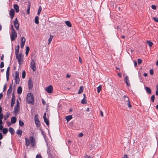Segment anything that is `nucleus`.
<instances>
[{
	"label": "nucleus",
	"mask_w": 158,
	"mask_h": 158,
	"mask_svg": "<svg viewBox=\"0 0 158 158\" xmlns=\"http://www.w3.org/2000/svg\"><path fill=\"white\" fill-rule=\"evenodd\" d=\"M26 102L33 105L34 103V100L33 95L31 93H28L27 96Z\"/></svg>",
	"instance_id": "1"
},
{
	"label": "nucleus",
	"mask_w": 158,
	"mask_h": 158,
	"mask_svg": "<svg viewBox=\"0 0 158 158\" xmlns=\"http://www.w3.org/2000/svg\"><path fill=\"white\" fill-rule=\"evenodd\" d=\"M16 55V58L18 60V62L19 64H22L23 63V55L22 53H20L19 55L17 54Z\"/></svg>",
	"instance_id": "2"
},
{
	"label": "nucleus",
	"mask_w": 158,
	"mask_h": 158,
	"mask_svg": "<svg viewBox=\"0 0 158 158\" xmlns=\"http://www.w3.org/2000/svg\"><path fill=\"white\" fill-rule=\"evenodd\" d=\"M17 36V33L15 31H11L10 35V39L11 41H14Z\"/></svg>",
	"instance_id": "3"
},
{
	"label": "nucleus",
	"mask_w": 158,
	"mask_h": 158,
	"mask_svg": "<svg viewBox=\"0 0 158 158\" xmlns=\"http://www.w3.org/2000/svg\"><path fill=\"white\" fill-rule=\"evenodd\" d=\"M29 139L31 146L32 147H34L35 145L36 141L33 137L31 136L29 137Z\"/></svg>",
	"instance_id": "4"
},
{
	"label": "nucleus",
	"mask_w": 158,
	"mask_h": 158,
	"mask_svg": "<svg viewBox=\"0 0 158 158\" xmlns=\"http://www.w3.org/2000/svg\"><path fill=\"white\" fill-rule=\"evenodd\" d=\"M31 67L33 71H35L36 67L34 59H32L31 62Z\"/></svg>",
	"instance_id": "5"
},
{
	"label": "nucleus",
	"mask_w": 158,
	"mask_h": 158,
	"mask_svg": "<svg viewBox=\"0 0 158 158\" xmlns=\"http://www.w3.org/2000/svg\"><path fill=\"white\" fill-rule=\"evenodd\" d=\"M15 27L17 30H18L19 28V24L17 18H16L14 22Z\"/></svg>",
	"instance_id": "6"
},
{
	"label": "nucleus",
	"mask_w": 158,
	"mask_h": 158,
	"mask_svg": "<svg viewBox=\"0 0 158 158\" xmlns=\"http://www.w3.org/2000/svg\"><path fill=\"white\" fill-rule=\"evenodd\" d=\"M15 101V96L14 95V92H13L12 94V98L11 100V106L12 107L14 104Z\"/></svg>",
	"instance_id": "7"
},
{
	"label": "nucleus",
	"mask_w": 158,
	"mask_h": 158,
	"mask_svg": "<svg viewBox=\"0 0 158 158\" xmlns=\"http://www.w3.org/2000/svg\"><path fill=\"white\" fill-rule=\"evenodd\" d=\"M46 90L48 93H52L53 91V87L52 85H50L47 87Z\"/></svg>",
	"instance_id": "8"
},
{
	"label": "nucleus",
	"mask_w": 158,
	"mask_h": 158,
	"mask_svg": "<svg viewBox=\"0 0 158 158\" xmlns=\"http://www.w3.org/2000/svg\"><path fill=\"white\" fill-rule=\"evenodd\" d=\"M10 69V66H8L7 69L6 71V80L7 81H8L9 79V72Z\"/></svg>",
	"instance_id": "9"
},
{
	"label": "nucleus",
	"mask_w": 158,
	"mask_h": 158,
	"mask_svg": "<svg viewBox=\"0 0 158 158\" xmlns=\"http://www.w3.org/2000/svg\"><path fill=\"white\" fill-rule=\"evenodd\" d=\"M124 99V101L126 102H127V106L129 108H131L132 107V106L131 105L130 102L129 101V98L128 97Z\"/></svg>",
	"instance_id": "10"
},
{
	"label": "nucleus",
	"mask_w": 158,
	"mask_h": 158,
	"mask_svg": "<svg viewBox=\"0 0 158 158\" xmlns=\"http://www.w3.org/2000/svg\"><path fill=\"white\" fill-rule=\"evenodd\" d=\"M46 113H45L44 114V115L43 116V118L44 119V122H45V123L46 124V125L48 126L49 124V121L46 118Z\"/></svg>",
	"instance_id": "11"
},
{
	"label": "nucleus",
	"mask_w": 158,
	"mask_h": 158,
	"mask_svg": "<svg viewBox=\"0 0 158 158\" xmlns=\"http://www.w3.org/2000/svg\"><path fill=\"white\" fill-rule=\"evenodd\" d=\"M124 81L126 83L127 85L128 86L130 85L129 81V78L127 76H126L124 79Z\"/></svg>",
	"instance_id": "12"
},
{
	"label": "nucleus",
	"mask_w": 158,
	"mask_h": 158,
	"mask_svg": "<svg viewBox=\"0 0 158 158\" xmlns=\"http://www.w3.org/2000/svg\"><path fill=\"white\" fill-rule=\"evenodd\" d=\"M19 110V107L15 106L14 113L15 115H16Z\"/></svg>",
	"instance_id": "13"
},
{
	"label": "nucleus",
	"mask_w": 158,
	"mask_h": 158,
	"mask_svg": "<svg viewBox=\"0 0 158 158\" xmlns=\"http://www.w3.org/2000/svg\"><path fill=\"white\" fill-rule=\"evenodd\" d=\"M9 15L11 17V18L12 19L13 18L15 15V11L13 9H11Z\"/></svg>",
	"instance_id": "14"
},
{
	"label": "nucleus",
	"mask_w": 158,
	"mask_h": 158,
	"mask_svg": "<svg viewBox=\"0 0 158 158\" xmlns=\"http://www.w3.org/2000/svg\"><path fill=\"white\" fill-rule=\"evenodd\" d=\"M33 87V83L31 79L28 81V87L29 89H31Z\"/></svg>",
	"instance_id": "15"
},
{
	"label": "nucleus",
	"mask_w": 158,
	"mask_h": 158,
	"mask_svg": "<svg viewBox=\"0 0 158 158\" xmlns=\"http://www.w3.org/2000/svg\"><path fill=\"white\" fill-rule=\"evenodd\" d=\"M14 8L16 13H18L19 11V7L17 4H14L13 5Z\"/></svg>",
	"instance_id": "16"
},
{
	"label": "nucleus",
	"mask_w": 158,
	"mask_h": 158,
	"mask_svg": "<svg viewBox=\"0 0 158 158\" xmlns=\"http://www.w3.org/2000/svg\"><path fill=\"white\" fill-rule=\"evenodd\" d=\"M17 121V119L15 117L13 116L11 118V123L12 124L15 123Z\"/></svg>",
	"instance_id": "17"
},
{
	"label": "nucleus",
	"mask_w": 158,
	"mask_h": 158,
	"mask_svg": "<svg viewBox=\"0 0 158 158\" xmlns=\"http://www.w3.org/2000/svg\"><path fill=\"white\" fill-rule=\"evenodd\" d=\"M30 2L29 1H28V5H27V14H29L30 13Z\"/></svg>",
	"instance_id": "18"
},
{
	"label": "nucleus",
	"mask_w": 158,
	"mask_h": 158,
	"mask_svg": "<svg viewBox=\"0 0 158 158\" xmlns=\"http://www.w3.org/2000/svg\"><path fill=\"white\" fill-rule=\"evenodd\" d=\"M19 45H18L15 48V54L16 55L19 54Z\"/></svg>",
	"instance_id": "19"
},
{
	"label": "nucleus",
	"mask_w": 158,
	"mask_h": 158,
	"mask_svg": "<svg viewBox=\"0 0 158 158\" xmlns=\"http://www.w3.org/2000/svg\"><path fill=\"white\" fill-rule=\"evenodd\" d=\"M22 88L21 87V86H19V87H18V89H17V93L18 94H21V93L22 92Z\"/></svg>",
	"instance_id": "20"
},
{
	"label": "nucleus",
	"mask_w": 158,
	"mask_h": 158,
	"mask_svg": "<svg viewBox=\"0 0 158 158\" xmlns=\"http://www.w3.org/2000/svg\"><path fill=\"white\" fill-rule=\"evenodd\" d=\"M72 118V116L71 115L67 116L65 117V119L67 122H69Z\"/></svg>",
	"instance_id": "21"
},
{
	"label": "nucleus",
	"mask_w": 158,
	"mask_h": 158,
	"mask_svg": "<svg viewBox=\"0 0 158 158\" xmlns=\"http://www.w3.org/2000/svg\"><path fill=\"white\" fill-rule=\"evenodd\" d=\"M145 89L146 91L148 94H151V91L150 88L148 87H145Z\"/></svg>",
	"instance_id": "22"
},
{
	"label": "nucleus",
	"mask_w": 158,
	"mask_h": 158,
	"mask_svg": "<svg viewBox=\"0 0 158 158\" xmlns=\"http://www.w3.org/2000/svg\"><path fill=\"white\" fill-rule=\"evenodd\" d=\"M9 131L11 135H13L14 133V130L11 127L9 128Z\"/></svg>",
	"instance_id": "23"
},
{
	"label": "nucleus",
	"mask_w": 158,
	"mask_h": 158,
	"mask_svg": "<svg viewBox=\"0 0 158 158\" xmlns=\"http://www.w3.org/2000/svg\"><path fill=\"white\" fill-rule=\"evenodd\" d=\"M83 89H84V88L83 86H81L80 87L79 89L78 90V94H80L81 93H82V92L83 91Z\"/></svg>",
	"instance_id": "24"
},
{
	"label": "nucleus",
	"mask_w": 158,
	"mask_h": 158,
	"mask_svg": "<svg viewBox=\"0 0 158 158\" xmlns=\"http://www.w3.org/2000/svg\"><path fill=\"white\" fill-rule=\"evenodd\" d=\"M10 113L9 112H7L6 113V114L4 116V119L5 120H6L8 119L10 116Z\"/></svg>",
	"instance_id": "25"
},
{
	"label": "nucleus",
	"mask_w": 158,
	"mask_h": 158,
	"mask_svg": "<svg viewBox=\"0 0 158 158\" xmlns=\"http://www.w3.org/2000/svg\"><path fill=\"white\" fill-rule=\"evenodd\" d=\"M25 143L26 146H29L30 143V142L29 140L27 138H25Z\"/></svg>",
	"instance_id": "26"
},
{
	"label": "nucleus",
	"mask_w": 158,
	"mask_h": 158,
	"mask_svg": "<svg viewBox=\"0 0 158 158\" xmlns=\"http://www.w3.org/2000/svg\"><path fill=\"white\" fill-rule=\"evenodd\" d=\"M65 23L66 25L69 27H72V25L70 21H67L65 22Z\"/></svg>",
	"instance_id": "27"
},
{
	"label": "nucleus",
	"mask_w": 158,
	"mask_h": 158,
	"mask_svg": "<svg viewBox=\"0 0 158 158\" xmlns=\"http://www.w3.org/2000/svg\"><path fill=\"white\" fill-rule=\"evenodd\" d=\"M16 133L19 135V136L20 137L22 133V130L18 129L16 132Z\"/></svg>",
	"instance_id": "28"
},
{
	"label": "nucleus",
	"mask_w": 158,
	"mask_h": 158,
	"mask_svg": "<svg viewBox=\"0 0 158 158\" xmlns=\"http://www.w3.org/2000/svg\"><path fill=\"white\" fill-rule=\"evenodd\" d=\"M35 23L36 24H38L39 23V17L38 16H36L35 18Z\"/></svg>",
	"instance_id": "29"
},
{
	"label": "nucleus",
	"mask_w": 158,
	"mask_h": 158,
	"mask_svg": "<svg viewBox=\"0 0 158 158\" xmlns=\"http://www.w3.org/2000/svg\"><path fill=\"white\" fill-rule=\"evenodd\" d=\"M12 90V88H11V87H9V88L8 89L7 92V94H10L11 93Z\"/></svg>",
	"instance_id": "30"
},
{
	"label": "nucleus",
	"mask_w": 158,
	"mask_h": 158,
	"mask_svg": "<svg viewBox=\"0 0 158 158\" xmlns=\"http://www.w3.org/2000/svg\"><path fill=\"white\" fill-rule=\"evenodd\" d=\"M47 153L48 154V156H52V154H51V150L50 149H48V150L47 151Z\"/></svg>",
	"instance_id": "31"
},
{
	"label": "nucleus",
	"mask_w": 158,
	"mask_h": 158,
	"mask_svg": "<svg viewBox=\"0 0 158 158\" xmlns=\"http://www.w3.org/2000/svg\"><path fill=\"white\" fill-rule=\"evenodd\" d=\"M35 124L37 127H39L40 126V121H36L35 122Z\"/></svg>",
	"instance_id": "32"
},
{
	"label": "nucleus",
	"mask_w": 158,
	"mask_h": 158,
	"mask_svg": "<svg viewBox=\"0 0 158 158\" xmlns=\"http://www.w3.org/2000/svg\"><path fill=\"white\" fill-rule=\"evenodd\" d=\"M15 83L16 84H18L19 83L20 78L19 77L15 78Z\"/></svg>",
	"instance_id": "33"
},
{
	"label": "nucleus",
	"mask_w": 158,
	"mask_h": 158,
	"mask_svg": "<svg viewBox=\"0 0 158 158\" xmlns=\"http://www.w3.org/2000/svg\"><path fill=\"white\" fill-rule=\"evenodd\" d=\"M26 41L25 39L23 37L21 38V42L20 44H25Z\"/></svg>",
	"instance_id": "34"
},
{
	"label": "nucleus",
	"mask_w": 158,
	"mask_h": 158,
	"mask_svg": "<svg viewBox=\"0 0 158 158\" xmlns=\"http://www.w3.org/2000/svg\"><path fill=\"white\" fill-rule=\"evenodd\" d=\"M8 132V129L7 128H4L3 129L2 133L3 134H5Z\"/></svg>",
	"instance_id": "35"
},
{
	"label": "nucleus",
	"mask_w": 158,
	"mask_h": 158,
	"mask_svg": "<svg viewBox=\"0 0 158 158\" xmlns=\"http://www.w3.org/2000/svg\"><path fill=\"white\" fill-rule=\"evenodd\" d=\"M147 43L148 44V45L150 47H152L153 45V43L150 41L147 40Z\"/></svg>",
	"instance_id": "36"
},
{
	"label": "nucleus",
	"mask_w": 158,
	"mask_h": 158,
	"mask_svg": "<svg viewBox=\"0 0 158 158\" xmlns=\"http://www.w3.org/2000/svg\"><path fill=\"white\" fill-rule=\"evenodd\" d=\"M53 37V36L52 35H50V38L48 39V44H49L51 42Z\"/></svg>",
	"instance_id": "37"
},
{
	"label": "nucleus",
	"mask_w": 158,
	"mask_h": 158,
	"mask_svg": "<svg viewBox=\"0 0 158 158\" xmlns=\"http://www.w3.org/2000/svg\"><path fill=\"white\" fill-rule=\"evenodd\" d=\"M19 125L20 127H23L24 125V123L23 121H22L21 120H19Z\"/></svg>",
	"instance_id": "38"
},
{
	"label": "nucleus",
	"mask_w": 158,
	"mask_h": 158,
	"mask_svg": "<svg viewBox=\"0 0 158 158\" xmlns=\"http://www.w3.org/2000/svg\"><path fill=\"white\" fill-rule=\"evenodd\" d=\"M87 101L85 100V99L83 98L81 101V103L83 104H86Z\"/></svg>",
	"instance_id": "39"
},
{
	"label": "nucleus",
	"mask_w": 158,
	"mask_h": 158,
	"mask_svg": "<svg viewBox=\"0 0 158 158\" xmlns=\"http://www.w3.org/2000/svg\"><path fill=\"white\" fill-rule=\"evenodd\" d=\"M26 72L25 71H23L22 73V77L24 79L25 77Z\"/></svg>",
	"instance_id": "40"
},
{
	"label": "nucleus",
	"mask_w": 158,
	"mask_h": 158,
	"mask_svg": "<svg viewBox=\"0 0 158 158\" xmlns=\"http://www.w3.org/2000/svg\"><path fill=\"white\" fill-rule=\"evenodd\" d=\"M41 10H42V8H41V7L40 6H39L38 11L37 12V14L38 15H39L40 14V13L41 12Z\"/></svg>",
	"instance_id": "41"
},
{
	"label": "nucleus",
	"mask_w": 158,
	"mask_h": 158,
	"mask_svg": "<svg viewBox=\"0 0 158 158\" xmlns=\"http://www.w3.org/2000/svg\"><path fill=\"white\" fill-rule=\"evenodd\" d=\"M41 133L44 138L46 137V135L42 129L40 130Z\"/></svg>",
	"instance_id": "42"
},
{
	"label": "nucleus",
	"mask_w": 158,
	"mask_h": 158,
	"mask_svg": "<svg viewBox=\"0 0 158 158\" xmlns=\"http://www.w3.org/2000/svg\"><path fill=\"white\" fill-rule=\"evenodd\" d=\"M19 72L18 71H17L15 73V78L19 77Z\"/></svg>",
	"instance_id": "43"
},
{
	"label": "nucleus",
	"mask_w": 158,
	"mask_h": 158,
	"mask_svg": "<svg viewBox=\"0 0 158 158\" xmlns=\"http://www.w3.org/2000/svg\"><path fill=\"white\" fill-rule=\"evenodd\" d=\"M101 89V85L97 87V92L98 93H99Z\"/></svg>",
	"instance_id": "44"
},
{
	"label": "nucleus",
	"mask_w": 158,
	"mask_h": 158,
	"mask_svg": "<svg viewBox=\"0 0 158 158\" xmlns=\"http://www.w3.org/2000/svg\"><path fill=\"white\" fill-rule=\"evenodd\" d=\"M155 99V95H152L151 97V100L152 102H154Z\"/></svg>",
	"instance_id": "45"
},
{
	"label": "nucleus",
	"mask_w": 158,
	"mask_h": 158,
	"mask_svg": "<svg viewBox=\"0 0 158 158\" xmlns=\"http://www.w3.org/2000/svg\"><path fill=\"white\" fill-rule=\"evenodd\" d=\"M19 101L18 100H17L16 101V104L15 106H17V107H19Z\"/></svg>",
	"instance_id": "46"
},
{
	"label": "nucleus",
	"mask_w": 158,
	"mask_h": 158,
	"mask_svg": "<svg viewBox=\"0 0 158 158\" xmlns=\"http://www.w3.org/2000/svg\"><path fill=\"white\" fill-rule=\"evenodd\" d=\"M4 66V62L2 61L1 62L0 65V67L1 68H3Z\"/></svg>",
	"instance_id": "47"
},
{
	"label": "nucleus",
	"mask_w": 158,
	"mask_h": 158,
	"mask_svg": "<svg viewBox=\"0 0 158 158\" xmlns=\"http://www.w3.org/2000/svg\"><path fill=\"white\" fill-rule=\"evenodd\" d=\"M154 72L153 69H151L149 71V73L151 75H153Z\"/></svg>",
	"instance_id": "48"
},
{
	"label": "nucleus",
	"mask_w": 158,
	"mask_h": 158,
	"mask_svg": "<svg viewBox=\"0 0 158 158\" xmlns=\"http://www.w3.org/2000/svg\"><path fill=\"white\" fill-rule=\"evenodd\" d=\"M6 123L8 127L10 126L11 125V124L12 123H11V122H10L9 121H6Z\"/></svg>",
	"instance_id": "49"
},
{
	"label": "nucleus",
	"mask_w": 158,
	"mask_h": 158,
	"mask_svg": "<svg viewBox=\"0 0 158 158\" xmlns=\"http://www.w3.org/2000/svg\"><path fill=\"white\" fill-rule=\"evenodd\" d=\"M39 119L38 117L37 116V115H35V122L36 121H39Z\"/></svg>",
	"instance_id": "50"
},
{
	"label": "nucleus",
	"mask_w": 158,
	"mask_h": 158,
	"mask_svg": "<svg viewBox=\"0 0 158 158\" xmlns=\"http://www.w3.org/2000/svg\"><path fill=\"white\" fill-rule=\"evenodd\" d=\"M142 60L141 59H138V64H141L142 63Z\"/></svg>",
	"instance_id": "51"
},
{
	"label": "nucleus",
	"mask_w": 158,
	"mask_h": 158,
	"mask_svg": "<svg viewBox=\"0 0 158 158\" xmlns=\"http://www.w3.org/2000/svg\"><path fill=\"white\" fill-rule=\"evenodd\" d=\"M151 8L153 9V10H156V6L154 5H152L151 6Z\"/></svg>",
	"instance_id": "52"
},
{
	"label": "nucleus",
	"mask_w": 158,
	"mask_h": 158,
	"mask_svg": "<svg viewBox=\"0 0 158 158\" xmlns=\"http://www.w3.org/2000/svg\"><path fill=\"white\" fill-rule=\"evenodd\" d=\"M153 20L156 22H158V18L157 17H153Z\"/></svg>",
	"instance_id": "53"
},
{
	"label": "nucleus",
	"mask_w": 158,
	"mask_h": 158,
	"mask_svg": "<svg viewBox=\"0 0 158 158\" xmlns=\"http://www.w3.org/2000/svg\"><path fill=\"white\" fill-rule=\"evenodd\" d=\"M36 158H42L41 155L40 154H37L36 156Z\"/></svg>",
	"instance_id": "54"
},
{
	"label": "nucleus",
	"mask_w": 158,
	"mask_h": 158,
	"mask_svg": "<svg viewBox=\"0 0 158 158\" xmlns=\"http://www.w3.org/2000/svg\"><path fill=\"white\" fill-rule=\"evenodd\" d=\"M3 117V114L1 113L0 114V119H2Z\"/></svg>",
	"instance_id": "55"
},
{
	"label": "nucleus",
	"mask_w": 158,
	"mask_h": 158,
	"mask_svg": "<svg viewBox=\"0 0 158 158\" xmlns=\"http://www.w3.org/2000/svg\"><path fill=\"white\" fill-rule=\"evenodd\" d=\"M6 84H5L4 85L3 87V91H4L5 90L6 87Z\"/></svg>",
	"instance_id": "56"
},
{
	"label": "nucleus",
	"mask_w": 158,
	"mask_h": 158,
	"mask_svg": "<svg viewBox=\"0 0 158 158\" xmlns=\"http://www.w3.org/2000/svg\"><path fill=\"white\" fill-rule=\"evenodd\" d=\"M42 104L44 105H46V102L45 100L44 99H42Z\"/></svg>",
	"instance_id": "57"
},
{
	"label": "nucleus",
	"mask_w": 158,
	"mask_h": 158,
	"mask_svg": "<svg viewBox=\"0 0 158 158\" xmlns=\"http://www.w3.org/2000/svg\"><path fill=\"white\" fill-rule=\"evenodd\" d=\"M30 50V48L29 47L27 46L26 48V51L27 52H29Z\"/></svg>",
	"instance_id": "58"
},
{
	"label": "nucleus",
	"mask_w": 158,
	"mask_h": 158,
	"mask_svg": "<svg viewBox=\"0 0 158 158\" xmlns=\"http://www.w3.org/2000/svg\"><path fill=\"white\" fill-rule=\"evenodd\" d=\"M3 138V135L1 133H0V140L2 139Z\"/></svg>",
	"instance_id": "59"
},
{
	"label": "nucleus",
	"mask_w": 158,
	"mask_h": 158,
	"mask_svg": "<svg viewBox=\"0 0 158 158\" xmlns=\"http://www.w3.org/2000/svg\"><path fill=\"white\" fill-rule=\"evenodd\" d=\"M24 45L25 44H20L21 48H23Z\"/></svg>",
	"instance_id": "60"
},
{
	"label": "nucleus",
	"mask_w": 158,
	"mask_h": 158,
	"mask_svg": "<svg viewBox=\"0 0 158 158\" xmlns=\"http://www.w3.org/2000/svg\"><path fill=\"white\" fill-rule=\"evenodd\" d=\"M24 45L25 44H20L21 48H23Z\"/></svg>",
	"instance_id": "61"
},
{
	"label": "nucleus",
	"mask_w": 158,
	"mask_h": 158,
	"mask_svg": "<svg viewBox=\"0 0 158 158\" xmlns=\"http://www.w3.org/2000/svg\"><path fill=\"white\" fill-rule=\"evenodd\" d=\"M84 158H91V157L89 156H88L87 155H85Z\"/></svg>",
	"instance_id": "62"
},
{
	"label": "nucleus",
	"mask_w": 158,
	"mask_h": 158,
	"mask_svg": "<svg viewBox=\"0 0 158 158\" xmlns=\"http://www.w3.org/2000/svg\"><path fill=\"white\" fill-rule=\"evenodd\" d=\"M83 135V134L82 133H79L78 135V136L79 137H81Z\"/></svg>",
	"instance_id": "63"
},
{
	"label": "nucleus",
	"mask_w": 158,
	"mask_h": 158,
	"mask_svg": "<svg viewBox=\"0 0 158 158\" xmlns=\"http://www.w3.org/2000/svg\"><path fill=\"white\" fill-rule=\"evenodd\" d=\"M123 158H128V156L127 154H125L124 155Z\"/></svg>",
	"instance_id": "64"
}]
</instances>
